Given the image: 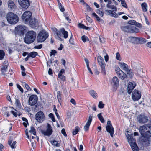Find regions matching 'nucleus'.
<instances>
[{
    "instance_id": "f257e3e1",
    "label": "nucleus",
    "mask_w": 151,
    "mask_h": 151,
    "mask_svg": "<svg viewBox=\"0 0 151 151\" xmlns=\"http://www.w3.org/2000/svg\"><path fill=\"white\" fill-rule=\"evenodd\" d=\"M139 130L142 136L147 140L151 137V126L149 124H145L139 127Z\"/></svg>"
},
{
    "instance_id": "f03ea898",
    "label": "nucleus",
    "mask_w": 151,
    "mask_h": 151,
    "mask_svg": "<svg viewBox=\"0 0 151 151\" xmlns=\"http://www.w3.org/2000/svg\"><path fill=\"white\" fill-rule=\"evenodd\" d=\"M36 36L35 32L33 31H29L25 34L24 42L26 43L29 44L32 43L35 40Z\"/></svg>"
},
{
    "instance_id": "7ed1b4c3",
    "label": "nucleus",
    "mask_w": 151,
    "mask_h": 151,
    "mask_svg": "<svg viewBox=\"0 0 151 151\" xmlns=\"http://www.w3.org/2000/svg\"><path fill=\"white\" fill-rule=\"evenodd\" d=\"M7 20L9 23L14 24L19 21V18L16 14L12 12H9L6 15Z\"/></svg>"
},
{
    "instance_id": "20e7f679",
    "label": "nucleus",
    "mask_w": 151,
    "mask_h": 151,
    "mask_svg": "<svg viewBox=\"0 0 151 151\" xmlns=\"http://www.w3.org/2000/svg\"><path fill=\"white\" fill-rule=\"evenodd\" d=\"M48 34L45 30H42L39 32L37 37V40L38 42H41L45 41L48 37Z\"/></svg>"
},
{
    "instance_id": "39448f33",
    "label": "nucleus",
    "mask_w": 151,
    "mask_h": 151,
    "mask_svg": "<svg viewBox=\"0 0 151 151\" xmlns=\"http://www.w3.org/2000/svg\"><path fill=\"white\" fill-rule=\"evenodd\" d=\"M126 136L133 151H138V147L135 143V140L133 139L132 136L129 134H127Z\"/></svg>"
},
{
    "instance_id": "423d86ee",
    "label": "nucleus",
    "mask_w": 151,
    "mask_h": 151,
    "mask_svg": "<svg viewBox=\"0 0 151 151\" xmlns=\"http://www.w3.org/2000/svg\"><path fill=\"white\" fill-rule=\"evenodd\" d=\"M120 68L124 71H125L127 74L129 75L130 77H132L133 76V73L131 69L129 68L128 66L125 63L120 62L119 63Z\"/></svg>"
},
{
    "instance_id": "0eeeda50",
    "label": "nucleus",
    "mask_w": 151,
    "mask_h": 151,
    "mask_svg": "<svg viewBox=\"0 0 151 151\" xmlns=\"http://www.w3.org/2000/svg\"><path fill=\"white\" fill-rule=\"evenodd\" d=\"M31 12L29 11H27L23 14L22 16V19L25 24H28L29 21L31 19Z\"/></svg>"
},
{
    "instance_id": "6e6552de",
    "label": "nucleus",
    "mask_w": 151,
    "mask_h": 151,
    "mask_svg": "<svg viewBox=\"0 0 151 151\" xmlns=\"http://www.w3.org/2000/svg\"><path fill=\"white\" fill-rule=\"evenodd\" d=\"M115 71L119 78L122 80L127 81V75L118 67L115 68Z\"/></svg>"
},
{
    "instance_id": "1a4fd4ad",
    "label": "nucleus",
    "mask_w": 151,
    "mask_h": 151,
    "mask_svg": "<svg viewBox=\"0 0 151 151\" xmlns=\"http://www.w3.org/2000/svg\"><path fill=\"white\" fill-rule=\"evenodd\" d=\"M26 29V26L23 25H19L15 28L16 33L20 36L24 35Z\"/></svg>"
},
{
    "instance_id": "9d476101",
    "label": "nucleus",
    "mask_w": 151,
    "mask_h": 151,
    "mask_svg": "<svg viewBox=\"0 0 151 151\" xmlns=\"http://www.w3.org/2000/svg\"><path fill=\"white\" fill-rule=\"evenodd\" d=\"M42 133L45 136H50L51 135L52 132V130L50 124H48L46 130L42 129L41 130Z\"/></svg>"
},
{
    "instance_id": "9b49d317",
    "label": "nucleus",
    "mask_w": 151,
    "mask_h": 151,
    "mask_svg": "<svg viewBox=\"0 0 151 151\" xmlns=\"http://www.w3.org/2000/svg\"><path fill=\"white\" fill-rule=\"evenodd\" d=\"M132 96L134 101H137L141 98V92L140 91L135 89L132 92Z\"/></svg>"
},
{
    "instance_id": "f8f14e48",
    "label": "nucleus",
    "mask_w": 151,
    "mask_h": 151,
    "mask_svg": "<svg viewBox=\"0 0 151 151\" xmlns=\"http://www.w3.org/2000/svg\"><path fill=\"white\" fill-rule=\"evenodd\" d=\"M106 127L107 131L110 133L111 136L113 137L114 134V129L110 121H107V125L106 126Z\"/></svg>"
},
{
    "instance_id": "ddd939ff",
    "label": "nucleus",
    "mask_w": 151,
    "mask_h": 151,
    "mask_svg": "<svg viewBox=\"0 0 151 151\" xmlns=\"http://www.w3.org/2000/svg\"><path fill=\"white\" fill-rule=\"evenodd\" d=\"M35 118L37 122L41 123L44 120L45 116L42 112L39 111L35 115Z\"/></svg>"
},
{
    "instance_id": "4468645a",
    "label": "nucleus",
    "mask_w": 151,
    "mask_h": 151,
    "mask_svg": "<svg viewBox=\"0 0 151 151\" xmlns=\"http://www.w3.org/2000/svg\"><path fill=\"white\" fill-rule=\"evenodd\" d=\"M97 60L101 67L102 72L105 73L106 65L103 58L101 56H99L98 57Z\"/></svg>"
},
{
    "instance_id": "2eb2a0df",
    "label": "nucleus",
    "mask_w": 151,
    "mask_h": 151,
    "mask_svg": "<svg viewBox=\"0 0 151 151\" xmlns=\"http://www.w3.org/2000/svg\"><path fill=\"white\" fill-rule=\"evenodd\" d=\"M38 97L37 96L34 95H31L29 99V104L31 106L34 105L37 102Z\"/></svg>"
},
{
    "instance_id": "dca6fc26",
    "label": "nucleus",
    "mask_w": 151,
    "mask_h": 151,
    "mask_svg": "<svg viewBox=\"0 0 151 151\" xmlns=\"http://www.w3.org/2000/svg\"><path fill=\"white\" fill-rule=\"evenodd\" d=\"M137 120L140 123L144 124L147 122L148 119L147 116L140 115L137 117Z\"/></svg>"
},
{
    "instance_id": "f3484780",
    "label": "nucleus",
    "mask_w": 151,
    "mask_h": 151,
    "mask_svg": "<svg viewBox=\"0 0 151 151\" xmlns=\"http://www.w3.org/2000/svg\"><path fill=\"white\" fill-rule=\"evenodd\" d=\"M18 1L21 6L24 9L27 8L29 5L28 0H18Z\"/></svg>"
},
{
    "instance_id": "a211bd4d",
    "label": "nucleus",
    "mask_w": 151,
    "mask_h": 151,
    "mask_svg": "<svg viewBox=\"0 0 151 151\" xmlns=\"http://www.w3.org/2000/svg\"><path fill=\"white\" fill-rule=\"evenodd\" d=\"M29 23L32 28H35L39 26L38 21L35 18L31 19L29 21Z\"/></svg>"
},
{
    "instance_id": "6ab92c4d",
    "label": "nucleus",
    "mask_w": 151,
    "mask_h": 151,
    "mask_svg": "<svg viewBox=\"0 0 151 151\" xmlns=\"http://www.w3.org/2000/svg\"><path fill=\"white\" fill-rule=\"evenodd\" d=\"M136 85V83L134 81L129 82L127 88L128 93L129 94L131 93L132 90L135 87Z\"/></svg>"
},
{
    "instance_id": "aec40b11",
    "label": "nucleus",
    "mask_w": 151,
    "mask_h": 151,
    "mask_svg": "<svg viewBox=\"0 0 151 151\" xmlns=\"http://www.w3.org/2000/svg\"><path fill=\"white\" fill-rule=\"evenodd\" d=\"M92 121V116L90 115L89 116L87 122L84 127V129L86 131H87L88 130Z\"/></svg>"
},
{
    "instance_id": "412c9836",
    "label": "nucleus",
    "mask_w": 151,
    "mask_h": 151,
    "mask_svg": "<svg viewBox=\"0 0 151 151\" xmlns=\"http://www.w3.org/2000/svg\"><path fill=\"white\" fill-rule=\"evenodd\" d=\"M8 66V64L6 63L5 65H4L2 68L1 71L2 72V74L3 75H5V72L7 71V68Z\"/></svg>"
},
{
    "instance_id": "4be33fe9",
    "label": "nucleus",
    "mask_w": 151,
    "mask_h": 151,
    "mask_svg": "<svg viewBox=\"0 0 151 151\" xmlns=\"http://www.w3.org/2000/svg\"><path fill=\"white\" fill-rule=\"evenodd\" d=\"M139 30L135 27L130 25V33H137L139 32Z\"/></svg>"
},
{
    "instance_id": "5701e85b",
    "label": "nucleus",
    "mask_w": 151,
    "mask_h": 151,
    "mask_svg": "<svg viewBox=\"0 0 151 151\" xmlns=\"http://www.w3.org/2000/svg\"><path fill=\"white\" fill-rule=\"evenodd\" d=\"M62 93L60 91L57 92V97L59 103L61 104L63 101L62 98Z\"/></svg>"
},
{
    "instance_id": "b1692460",
    "label": "nucleus",
    "mask_w": 151,
    "mask_h": 151,
    "mask_svg": "<svg viewBox=\"0 0 151 151\" xmlns=\"http://www.w3.org/2000/svg\"><path fill=\"white\" fill-rule=\"evenodd\" d=\"M137 38L136 37H130L128 39V41L132 43H135L137 41Z\"/></svg>"
},
{
    "instance_id": "393cba45",
    "label": "nucleus",
    "mask_w": 151,
    "mask_h": 151,
    "mask_svg": "<svg viewBox=\"0 0 151 151\" xmlns=\"http://www.w3.org/2000/svg\"><path fill=\"white\" fill-rule=\"evenodd\" d=\"M61 32L63 35L65 39L67 38L68 36V33L67 31H65L64 28H62L60 29Z\"/></svg>"
},
{
    "instance_id": "a878e982",
    "label": "nucleus",
    "mask_w": 151,
    "mask_h": 151,
    "mask_svg": "<svg viewBox=\"0 0 151 151\" xmlns=\"http://www.w3.org/2000/svg\"><path fill=\"white\" fill-rule=\"evenodd\" d=\"M121 29L124 32H130V25L122 27Z\"/></svg>"
},
{
    "instance_id": "bb28decb",
    "label": "nucleus",
    "mask_w": 151,
    "mask_h": 151,
    "mask_svg": "<svg viewBox=\"0 0 151 151\" xmlns=\"http://www.w3.org/2000/svg\"><path fill=\"white\" fill-rule=\"evenodd\" d=\"M141 6L142 10L144 12H145L147 11V5L146 3L145 2L142 3L141 4Z\"/></svg>"
},
{
    "instance_id": "cd10ccee",
    "label": "nucleus",
    "mask_w": 151,
    "mask_h": 151,
    "mask_svg": "<svg viewBox=\"0 0 151 151\" xmlns=\"http://www.w3.org/2000/svg\"><path fill=\"white\" fill-rule=\"evenodd\" d=\"M112 83L114 84L116 86H117L119 84V81L118 78L116 77H114L112 78Z\"/></svg>"
},
{
    "instance_id": "c85d7f7f",
    "label": "nucleus",
    "mask_w": 151,
    "mask_h": 151,
    "mask_svg": "<svg viewBox=\"0 0 151 151\" xmlns=\"http://www.w3.org/2000/svg\"><path fill=\"white\" fill-rule=\"evenodd\" d=\"M8 6L11 9H13L15 4L11 0L9 1L8 2Z\"/></svg>"
},
{
    "instance_id": "c756f323",
    "label": "nucleus",
    "mask_w": 151,
    "mask_h": 151,
    "mask_svg": "<svg viewBox=\"0 0 151 151\" xmlns=\"http://www.w3.org/2000/svg\"><path fill=\"white\" fill-rule=\"evenodd\" d=\"M28 54L30 57H31L33 58H35L38 55L37 53L35 52H32L28 53Z\"/></svg>"
},
{
    "instance_id": "7c9ffc66",
    "label": "nucleus",
    "mask_w": 151,
    "mask_h": 151,
    "mask_svg": "<svg viewBox=\"0 0 151 151\" xmlns=\"http://www.w3.org/2000/svg\"><path fill=\"white\" fill-rule=\"evenodd\" d=\"M138 41L139 43L140 44H143L145 43L146 40L145 39L142 38H137V41Z\"/></svg>"
},
{
    "instance_id": "2f4dec72",
    "label": "nucleus",
    "mask_w": 151,
    "mask_h": 151,
    "mask_svg": "<svg viewBox=\"0 0 151 151\" xmlns=\"http://www.w3.org/2000/svg\"><path fill=\"white\" fill-rule=\"evenodd\" d=\"M90 95L94 98H96L97 96V93L94 91L92 90L89 91Z\"/></svg>"
},
{
    "instance_id": "473e14b6",
    "label": "nucleus",
    "mask_w": 151,
    "mask_h": 151,
    "mask_svg": "<svg viewBox=\"0 0 151 151\" xmlns=\"http://www.w3.org/2000/svg\"><path fill=\"white\" fill-rule=\"evenodd\" d=\"M80 130V128L78 126L76 127L73 131L72 133L73 135H75L77 134Z\"/></svg>"
},
{
    "instance_id": "72a5a7b5",
    "label": "nucleus",
    "mask_w": 151,
    "mask_h": 151,
    "mask_svg": "<svg viewBox=\"0 0 151 151\" xmlns=\"http://www.w3.org/2000/svg\"><path fill=\"white\" fill-rule=\"evenodd\" d=\"M52 31L53 32H54V34H56L57 36L58 37H59L60 36V32L56 28H52Z\"/></svg>"
},
{
    "instance_id": "f704fd0d",
    "label": "nucleus",
    "mask_w": 151,
    "mask_h": 151,
    "mask_svg": "<svg viewBox=\"0 0 151 151\" xmlns=\"http://www.w3.org/2000/svg\"><path fill=\"white\" fill-rule=\"evenodd\" d=\"M97 116L99 120L102 123H104V119L102 116L101 113L97 115Z\"/></svg>"
},
{
    "instance_id": "c9c22d12",
    "label": "nucleus",
    "mask_w": 151,
    "mask_h": 151,
    "mask_svg": "<svg viewBox=\"0 0 151 151\" xmlns=\"http://www.w3.org/2000/svg\"><path fill=\"white\" fill-rule=\"evenodd\" d=\"M78 27L81 28L83 29H85L87 30L88 29L89 27H86L84 25H83V24H82L81 23H79L78 24Z\"/></svg>"
},
{
    "instance_id": "e433bc0d",
    "label": "nucleus",
    "mask_w": 151,
    "mask_h": 151,
    "mask_svg": "<svg viewBox=\"0 0 151 151\" xmlns=\"http://www.w3.org/2000/svg\"><path fill=\"white\" fill-rule=\"evenodd\" d=\"M29 133H30V134L32 133L34 135H35L36 134L35 129L33 127H31L30 129L29 130Z\"/></svg>"
},
{
    "instance_id": "4c0bfd02",
    "label": "nucleus",
    "mask_w": 151,
    "mask_h": 151,
    "mask_svg": "<svg viewBox=\"0 0 151 151\" xmlns=\"http://www.w3.org/2000/svg\"><path fill=\"white\" fill-rule=\"evenodd\" d=\"M137 74L140 76H143V74L144 73L143 72V69L142 68H140L138 69L137 71Z\"/></svg>"
},
{
    "instance_id": "58836bf2",
    "label": "nucleus",
    "mask_w": 151,
    "mask_h": 151,
    "mask_svg": "<svg viewBox=\"0 0 151 151\" xmlns=\"http://www.w3.org/2000/svg\"><path fill=\"white\" fill-rule=\"evenodd\" d=\"M92 15L96 19V20L99 22L101 21L100 19L99 18L98 16L95 13H92Z\"/></svg>"
},
{
    "instance_id": "ea45409f",
    "label": "nucleus",
    "mask_w": 151,
    "mask_h": 151,
    "mask_svg": "<svg viewBox=\"0 0 151 151\" xmlns=\"http://www.w3.org/2000/svg\"><path fill=\"white\" fill-rule=\"evenodd\" d=\"M96 12L101 17L103 16L104 13L100 9H97L96 11Z\"/></svg>"
},
{
    "instance_id": "a19ab883",
    "label": "nucleus",
    "mask_w": 151,
    "mask_h": 151,
    "mask_svg": "<svg viewBox=\"0 0 151 151\" xmlns=\"http://www.w3.org/2000/svg\"><path fill=\"white\" fill-rule=\"evenodd\" d=\"M5 55L4 52L2 50H0V60H1L3 59V58Z\"/></svg>"
},
{
    "instance_id": "79ce46f5",
    "label": "nucleus",
    "mask_w": 151,
    "mask_h": 151,
    "mask_svg": "<svg viewBox=\"0 0 151 151\" xmlns=\"http://www.w3.org/2000/svg\"><path fill=\"white\" fill-rule=\"evenodd\" d=\"M58 5L59 6V8L60 10V11L62 12H63L64 11L65 9L64 7L63 6H62L61 5V4L60 2V1L59 2H58Z\"/></svg>"
},
{
    "instance_id": "37998d69",
    "label": "nucleus",
    "mask_w": 151,
    "mask_h": 151,
    "mask_svg": "<svg viewBox=\"0 0 151 151\" xmlns=\"http://www.w3.org/2000/svg\"><path fill=\"white\" fill-rule=\"evenodd\" d=\"M121 2L122 5L123 7L126 8H127V5L125 0H122Z\"/></svg>"
},
{
    "instance_id": "c03bdc74",
    "label": "nucleus",
    "mask_w": 151,
    "mask_h": 151,
    "mask_svg": "<svg viewBox=\"0 0 151 151\" xmlns=\"http://www.w3.org/2000/svg\"><path fill=\"white\" fill-rule=\"evenodd\" d=\"M51 143L54 145H56L57 146H58V142L56 141V140H52L50 141Z\"/></svg>"
},
{
    "instance_id": "a18cd8bd",
    "label": "nucleus",
    "mask_w": 151,
    "mask_h": 151,
    "mask_svg": "<svg viewBox=\"0 0 151 151\" xmlns=\"http://www.w3.org/2000/svg\"><path fill=\"white\" fill-rule=\"evenodd\" d=\"M58 77L59 78H60L63 81H65V76L64 75H62V74H58Z\"/></svg>"
},
{
    "instance_id": "49530a36",
    "label": "nucleus",
    "mask_w": 151,
    "mask_h": 151,
    "mask_svg": "<svg viewBox=\"0 0 151 151\" xmlns=\"http://www.w3.org/2000/svg\"><path fill=\"white\" fill-rule=\"evenodd\" d=\"M136 23V22L133 20H132L129 21L128 23L129 24L132 25H135Z\"/></svg>"
},
{
    "instance_id": "de8ad7c7",
    "label": "nucleus",
    "mask_w": 151,
    "mask_h": 151,
    "mask_svg": "<svg viewBox=\"0 0 151 151\" xmlns=\"http://www.w3.org/2000/svg\"><path fill=\"white\" fill-rule=\"evenodd\" d=\"M15 104L17 106H19L21 105V103L20 101L19 100L18 98H16Z\"/></svg>"
},
{
    "instance_id": "09e8293b",
    "label": "nucleus",
    "mask_w": 151,
    "mask_h": 151,
    "mask_svg": "<svg viewBox=\"0 0 151 151\" xmlns=\"http://www.w3.org/2000/svg\"><path fill=\"white\" fill-rule=\"evenodd\" d=\"M104 106V104H103L102 101H100L99 102L98 107L100 108H103Z\"/></svg>"
},
{
    "instance_id": "8fccbe9b",
    "label": "nucleus",
    "mask_w": 151,
    "mask_h": 151,
    "mask_svg": "<svg viewBox=\"0 0 151 151\" xmlns=\"http://www.w3.org/2000/svg\"><path fill=\"white\" fill-rule=\"evenodd\" d=\"M106 6L108 8L114 9L115 8V7L114 5H110V4H107Z\"/></svg>"
},
{
    "instance_id": "3c124183",
    "label": "nucleus",
    "mask_w": 151,
    "mask_h": 151,
    "mask_svg": "<svg viewBox=\"0 0 151 151\" xmlns=\"http://www.w3.org/2000/svg\"><path fill=\"white\" fill-rule=\"evenodd\" d=\"M57 51L56 50H52L50 52V56H51L52 55H55Z\"/></svg>"
},
{
    "instance_id": "603ef678",
    "label": "nucleus",
    "mask_w": 151,
    "mask_h": 151,
    "mask_svg": "<svg viewBox=\"0 0 151 151\" xmlns=\"http://www.w3.org/2000/svg\"><path fill=\"white\" fill-rule=\"evenodd\" d=\"M86 6V9L88 11H90L92 10V9L89 6H88V4H87L86 3L84 4Z\"/></svg>"
},
{
    "instance_id": "864d4df0",
    "label": "nucleus",
    "mask_w": 151,
    "mask_h": 151,
    "mask_svg": "<svg viewBox=\"0 0 151 151\" xmlns=\"http://www.w3.org/2000/svg\"><path fill=\"white\" fill-rule=\"evenodd\" d=\"M116 58L118 60L120 61L121 60V58L120 57V55L119 53L117 52L116 54Z\"/></svg>"
},
{
    "instance_id": "5fc2aeb1",
    "label": "nucleus",
    "mask_w": 151,
    "mask_h": 151,
    "mask_svg": "<svg viewBox=\"0 0 151 151\" xmlns=\"http://www.w3.org/2000/svg\"><path fill=\"white\" fill-rule=\"evenodd\" d=\"M111 16L116 18L118 17V14L114 12L113 11L112 12Z\"/></svg>"
},
{
    "instance_id": "6e6d98bb",
    "label": "nucleus",
    "mask_w": 151,
    "mask_h": 151,
    "mask_svg": "<svg viewBox=\"0 0 151 151\" xmlns=\"http://www.w3.org/2000/svg\"><path fill=\"white\" fill-rule=\"evenodd\" d=\"M17 88L20 90V91L22 93H23L24 91L22 89V88L18 84H17Z\"/></svg>"
},
{
    "instance_id": "4d7b16f0",
    "label": "nucleus",
    "mask_w": 151,
    "mask_h": 151,
    "mask_svg": "<svg viewBox=\"0 0 151 151\" xmlns=\"http://www.w3.org/2000/svg\"><path fill=\"white\" fill-rule=\"evenodd\" d=\"M54 111L55 112L56 115L57 116L58 118L59 119L60 118V116L57 112V110L55 108H54L53 109Z\"/></svg>"
},
{
    "instance_id": "13d9d810",
    "label": "nucleus",
    "mask_w": 151,
    "mask_h": 151,
    "mask_svg": "<svg viewBox=\"0 0 151 151\" xmlns=\"http://www.w3.org/2000/svg\"><path fill=\"white\" fill-rule=\"evenodd\" d=\"M16 143V141H14L13 142L12 144L10 145L11 147L12 148H16V146H15V145Z\"/></svg>"
},
{
    "instance_id": "bf43d9fd",
    "label": "nucleus",
    "mask_w": 151,
    "mask_h": 151,
    "mask_svg": "<svg viewBox=\"0 0 151 151\" xmlns=\"http://www.w3.org/2000/svg\"><path fill=\"white\" fill-rule=\"evenodd\" d=\"M105 11L108 15L110 16L111 15L113 12V11L109 10H106Z\"/></svg>"
},
{
    "instance_id": "052dcab7",
    "label": "nucleus",
    "mask_w": 151,
    "mask_h": 151,
    "mask_svg": "<svg viewBox=\"0 0 151 151\" xmlns=\"http://www.w3.org/2000/svg\"><path fill=\"white\" fill-rule=\"evenodd\" d=\"M61 132L66 137L67 136V134H66V133L65 132V130L64 129H63L61 131Z\"/></svg>"
},
{
    "instance_id": "680f3d73",
    "label": "nucleus",
    "mask_w": 151,
    "mask_h": 151,
    "mask_svg": "<svg viewBox=\"0 0 151 151\" xmlns=\"http://www.w3.org/2000/svg\"><path fill=\"white\" fill-rule=\"evenodd\" d=\"M68 14L66 13L64 14V16L65 17V19L68 21H70V20L69 19V18L68 16Z\"/></svg>"
},
{
    "instance_id": "e2e57ef3",
    "label": "nucleus",
    "mask_w": 151,
    "mask_h": 151,
    "mask_svg": "<svg viewBox=\"0 0 151 151\" xmlns=\"http://www.w3.org/2000/svg\"><path fill=\"white\" fill-rule=\"evenodd\" d=\"M34 111L35 112L37 111L38 110H39V109L38 107L36 105L35 106L33 107V109Z\"/></svg>"
},
{
    "instance_id": "0e129e2a",
    "label": "nucleus",
    "mask_w": 151,
    "mask_h": 151,
    "mask_svg": "<svg viewBox=\"0 0 151 151\" xmlns=\"http://www.w3.org/2000/svg\"><path fill=\"white\" fill-rule=\"evenodd\" d=\"M86 19L90 22L91 23L92 22V20L88 16H86Z\"/></svg>"
},
{
    "instance_id": "69168bd1",
    "label": "nucleus",
    "mask_w": 151,
    "mask_h": 151,
    "mask_svg": "<svg viewBox=\"0 0 151 151\" xmlns=\"http://www.w3.org/2000/svg\"><path fill=\"white\" fill-rule=\"evenodd\" d=\"M42 44H40L38 45L35 46L34 47L35 48L40 49L42 48Z\"/></svg>"
},
{
    "instance_id": "338daca9",
    "label": "nucleus",
    "mask_w": 151,
    "mask_h": 151,
    "mask_svg": "<svg viewBox=\"0 0 151 151\" xmlns=\"http://www.w3.org/2000/svg\"><path fill=\"white\" fill-rule=\"evenodd\" d=\"M25 87L27 90H30L31 89L29 86L27 84L25 83Z\"/></svg>"
},
{
    "instance_id": "774afa93",
    "label": "nucleus",
    "mask_w": 151,
    "mask_h": 151,
    "mask_svg": "<svg viewBox=\"0 0 151 151\" xmlns=\"http://www.w3.org/2000/svg\"><path fill=\"white\" fill-rule=\"evenodd\" d=\"M70 101L73 105H76V102L72 98L70 100Z\"/></svg>"
}]
</instances>
